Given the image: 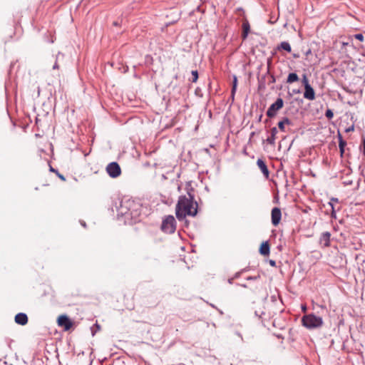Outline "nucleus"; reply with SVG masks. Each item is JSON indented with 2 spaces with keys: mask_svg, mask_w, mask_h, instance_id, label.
Returning a JSON list of instances; mask_svg holds the SVG:
<instances>
[{
  "mask_svg": "<svg viewBox=\"0 0 365 365\" xmlns=\"http://www.w3.org/2000/svg\"><path fill=\"white\" fill-rule=\"evenodd\" d=\"M352 37L361 42L365 41V36H364L362 34H356L353 35Z\"/></svg>",
  "mask_w": 365,
  "mask_h": 365,
  "instance_id": "obj_20",
  "label": "nucleus"
},
{
  "mask_svg": "<svg viewBox=\"0 0 365 365\" xmlns=\"http://www.w3.org/2000/svg\"><path fill=\"white\" fill-rule=\"evenodd\" d=\"M191 73H192V78L191 81L192 83L197 82V81L198 79V72H197V71H196V70L195 71H192Z\"/></svg>",
  "mask_w": 365,
  "mask_h": 365,
  "instance_id": "obj_22",
  "label": "nucleus"
},
{
  "mask_svg": "<svg viewBox=\"0 0 365 365\" xmlns=\"http://www.w3.org/2000/svg\"><path fill=\"white\" fill-rule=\"evenodd\" d=\"M15 322L20 325H25L28 322L27 315L24 313H19L15 316Z\"/></svg>",
  "mask_w": 365,
  "mask_h": 365,
  "instance_id": "obj_10",
  "label": "nucleus"
},
{
  "mask_svg": "<svg viewBox=\"0 0 365 365\" xmlns=\"http://www.w3.org/2000/svg\"><path fill=\"white\" fill-rule=\"evenodd\" d=\"M363 153L365 155V138L363 139Z\"/></svg>",
  "mask_w": 365,
  "mask_h": 365,
  "instance_id": "obj_31",
  "label": "nucleus"
},
{
  "mask_svg": "<svg viewBox=\"0 0 365 365\" xmlns=\"http://www.w3.org/2000/svg\"><path fill=\"white\" fill-rule=\"evenodd\" d=\"M58 324L59 326L63 327L65 330H68L72 326L71 322L66 316L64 315L60 316L58 317Z\"/></svg>",
  "mask_w": 365,
  "mask_h": 365,
  "instance_id": "obj_7",
  "label": "nucleus"
},
{
  "mask_svg": "<svg viewBox=\"0 0 365 365\" xmlns=\"http://www.w3.org/2000/svg\"><path fill=\"white\" fill-rule=\"evenodd\" d=\"M278 128L282 132H286L285 125L283 123V122L279 121L278 123Z\"/></svg>",
  "mask_w": 365,
  "mask_h": 365,
  "instance_id": "obj_24",
  "label": "nucleus"
},
{
  "mask_svg": "<svg viewBox=\"0 0 365 365\" xmlns=\"http://www.w3.org/2000/svg\"><path fill=\"white\" fill-rule=\"evenodd\" d=\"M330 202H331L333 203H334V202L337 203V202H339V200H338V198H336V197H331L330 199Z\"/></svg>",
  "mask_w": 365,
  "mask_h": 365,
  "instance_id": "obj_29",
  "label": "nucleus"
},
{
  "mask_svg": "<svg viewBox=\"0 0 365 365\" xmlns=\"http://www.w3.org/2000/svg\"><path fill=\"white\" fill-rule=\"evenodd\" d=\"M257 165L258 168L260 169V170L262 171V173H263V175L266 178H268L269 175V172L268 168H267L266 163H264V161L262 159L259 158L257 161Z\"/></svg>",
  "mask_w": 365,
  "mask_h": 365,
  "instance_id": "obj_9",
  "label": "nucleus"
},
{
  "mask_svg": "<svg viewBox=\"0 0 365 365\" xmlns=\"http://www.w3.org/2000/svg\"><path fill=\"white\" fill-rule=\"evenodd\" d=\"M197 212V204L193 201V195L188 192V197L185 195L179 197L176 205V217L179 220H182L187 215L195 216Z\"/></svg>",
  "mask_w": 365,
  "mask_h": 365,
  "instance_id": "obj_1",
  "label": "nucleus"
},
{
  "mask_svg": "<svg viewBox=\"0 0 365 365\" xmlns=\"http://www.w3.org/2000/svg\"><path fill=\"white\" fill-rule=\"evenodd\" d=\"M292 92H293L294 93H300V90H299V89L295 90V89H294V90H293V91H292Z\"/></svg>",
  "mask_w": 365,
  "mask_h": 365,
  "instance_id": "obj_34",
  "label": "nucleus"
},
{
  "mask_svg": "<svg viewBox=\"0 0 365 365\" xmlns=\"http://www.w3.org/2000/svg\"><path fill=\"white\" fill-rule=\"evenodd\" d=\"M259 252L261 255L264 256L269 254V245L268 242H264L262 243L259 248Z\"/></svg>",
  "mask_w": 365,
  "mask_h": 365,
  "instance_id": "obj_14",
  "label": "nucleus"
},
{
  "mask_svg": "<svg viewBox=\"0 0 365 365\" xmlns=\"http://www.w3.org/2000/svg\"><path fill=\"white\" fill-rule=\"evenodd\" d=\"M277 50H284L287 52H291L292 48L289 42L282 41L277 46Z\"/></svg>",
  "mask_w": 365,
  "mask_h": 365,
  "instance_id": "obj_16",
  "label": "nucleus"
},
{
  "mask_svg": "<svg viewBox=\"0 0 365 365\" xmlns=\"http://www.w3.org/2000/svg\"><path fill=\"white\" fill-rule=\"evenodd\" d=\"M302 82V83H303V85L304 86V88L311 86V85L309 83V80L307 78V76L305 74L303 75Z\"/></svg>",
  "mask_w": 365,
  "mask_h": 365,
  "instance_id": "obj_21",
  "label": "nucleus"
},
{
  "mask_svg": "<svg viewBox=\"0 0 365 365\" xmlns=\"http://www.w3.org/2000/svg\"><path fill=\"white\" fill-rule=\"evenodd\" d=\"M302 311H303V312H306V310H307V307H306V305H302Z\"/></svg>",
  "mask_w": 365,
  "mask_h": 365,
  "instance_id": "obj_33",
  "label": "nucleus"
},
{
  "mask_svg": "<svg viewBox=\"0 0 365 365\" xmlns=\"http://www.w3.org/2000/svg\"><path fill=\"white\" fill-rule=\"evenodd\" d=\"M250 31V26L247 21H245L242 24V38L243 40H245L249 34Z\"/></svg>",
  "mask_w": 365,
  "mask_h": 365,
  "instance_id": "obj_13",
  "label": "nucleus"
},
{
  "mask_svg": "<svg viewBox=\"0 0 365 365\" xmlns=\"http://www.w3.org/2000/svg\"><path fill=\"white\" fill-rule=\"evenodd\" d=\"M233 279H234V277H232V278L229 279H228V283L229 284H232Z\"/></svg>",
  "mask_w": 365,
  "mask_h": 365,
  "instance_id": "obj_35",
  "label": "nucleus"
},
{
  "mask_svg": "<svg viewBox=\"0 0 365 365\" xmlns=\"http://www.w3.org/2000/svg\"><path fill=\"white\" fill-rule=\"evenodd\" d=\"M246 270H247L246 269H242L241 271L236 272V273L235 274L234 277H234V279L239 278V277L241 276L242 273V272H245Z\"/></svg>",
  "mask_w": 365,
  "mask_h": 365,
  "instance_id": "obj_26",
  "label": "nucleus"
},
{
  "mask_svg": "<svg viewBox=\"0 0 365 365\" xmlns=\"http://www.w3.org/2000/svg\"><path fill=\"white\" fill-rule=\"evenodd\" d=\"M237 86V78L236 76H233V81H232V87L231 90V96L232 98H234Z\"/></svg>",
  "mask_w": 365,
  "mask_h": 365,
  "instance_id": "obj_18",
  "label": "nucleus"
},
{
  "mask_svg": "<svg viewBox=\"0 0 365 365\" xmlns=\"http://www.w3.org/2000/svg\"><path fill=\"white\" fill-rule=\"evenodd\" d=\"M108 175L112 178H116L121 174V169L120 165L115 163L112 162L109 163L106 168Z\"/></svg>",
  "mask_w": 365,
  "mask_h": 365,
  "instance_id": "obj_5",
  "label": "nucleus"
},
{
  "mask_svg": "<svg viewBox=\"0 0 365 365\" xmlns=\"http://www.w3.org/2000/svg\"><path fill=\"white\" fill-rule=\"evenodd\" d=\"M258 278H259V276H255V277L250 276V277H247L246 278V279L248 280V281H250V280H256Z\"/></svg>",
  "mask_w": 365,
  "mask_h": 365,
  "instance_id": "obj_28",
  "label": "nucleus"
},
{
  "mask_svg": "<svg viewBox=\"0 0 365 365\" xmlns=\"http://www.w3.org/2000/svg\"><path fill=\"white\" fill-rule=\"evenodd\" d=\"M312 54V50L310 48H309L306 52H305V55L307 56H308L309 55Z\"/></svg>",
  "mask_w": 365,
  "mask_h": 365,
  "instance_id": "obj_32",
  "label": "nucleus"
},
{
  "mask_svg": "<svg viewBox=\"0 0 365 365\" xmlns=\"http://www.w3.org/2000/svg\"><path fill=\"white\" fill-rule=\"evenodd\" d=\"M328 205L331 207V217L336 219V210H335L334 203L329 201L328 202Z\"/></svg>",
  "mask_w": 365,
  "mask_h": 365,
  "instance_id": "obj_19",
  "label": "nucleus"
},
{
  "mask_svg": "<svg viewBox=\"0 0 365 365\" xmlns=\"http://www.w3.org/2000/svg\"><path fill=\"white\" fill-rule=\"evenodd\" d=\"M283 99L281 98H277L276 101L267 109V115L269 118L274 117L277 115V111L283 107Z\"/></svg>",
  "mask_w": 365,
  "mask_h": 365,
  "instance_id": "obj_4",
  "label": "nucleus"
},
{
  "mask_svg": "<svg viewBox=\"0 0 365 365\" xmlns=\"http://www.w3.org/2000/svg\"><path fill=\"white\" fill-rule=\"evenodd\" d=\"M269 264L272 267H274L276 265V262L274 260L270 259L269 260Z\"/></svg>",
  "mask_w": 365,
  "mask_h": 365,
  "instance_id": "obj_30",
  "label": "nucleus"
},
{
  "mask_svg": "<svg viewBox=\"0 0 365 365\" xmlns=\"http://www.w3.org/2000/svg\"><path fill=\"white\" fill-rule=\"evenodd\" d=\"M343 45L346 46V45H348V43H343Z\"/></svg>",
  "mask_w": 365,
  "mask_h": 365,
  "instance_id": "obj_41",
  "label": "nucleus"
},
{
  "mask_svg": "<svg viewBox=\"0 0 365 365\" xmlns=\"http://www.w3.org/2000/svg\"><path fill=\"white\" fill-rule=\"evenodd\" d=\"M161 229L163 232L168 234L175 232L176 230V221L175 217L173 215L165 217L163 220Z\"/></svg>",
  "mask_w": 365,
  "mask_h": 365,
  "instance_id": "obj_3",
  "label": "nucleus"
},
{
  "mask_svg": "<svg viewBox=\"0 0 365 365\" xmlns=\"http://www.w3.org/2000/svg\"><path fill=\"white\" fill-rule=\"evenodd\" d=\"M281 122H283V123L286 125H291L292 124V122L291 120L287 118V117H284L282 118V120H280Z\"/></svg>",
  "mask_w": 365,
  "mask_h": 365,
  "instance_id": "obj_25",
  "label": "nucleus"
},
{
  "mask_svg": "<svg viewBox=\"0 0 365 365\" xmlns=\"http://www.w3.org/2000/svg\"><path fill=\"white\" fill-rule=\"evenodd\" d=\"M278 130L276 127H273L270 130V135L268 136V138L266 139V141L267 143L270 145H274L275 143V139H276V135L277 134Z\"/></svg>",
  "mask_w": 365,
  "mask_h": 365,
  "instance_id": "obj_12",
  "label": "nucleus"
},
{
  "mask_svg": "<svg viewBox=\"0 0 365 365\" xmlns=\"http://www.w3.org/2000/svg\"><path fill=\"white\" fill-rule=\"evenodd\" d=\"M330 237L331 234L329 232H323L320 237L319 242L324 247H327L330 245Z\"/></svg>",
  "mask_w": 365,
  "mask_h": 365,
  "instance_id": "obj_8",
  "label": "nucleus"
},
{
  "mask_svg": "<svg viewBox=\"0 0 365 365\" xmlns=\"http://www.w3.org/2000/svg\"><path fill=\"white\" fill-rule=\"evenodd\" d=\"M338 138H339V147L341 155L342 156L344 153V148L346 145V142L343 139L341 135L339 133H338Z\"/></svg>",
  "mask_w": 365,
  "mask_h": 365,
  "instance_id": "obj_15",
  "label": "nucleus"
},
{
  "mask_svg": "<svg viewBox=\"0 0 365 365\" xmlns=\"http://www.w3.org/2000/svg\"><path fill=\"white\" fill-rule=\"evenodd\" d=\"M354 130V125H351L350 127L347 128L345 129V132L346 133H349V132H351Z\"/></svg>",
  "mask_w": 365,
  "mask_h": 365,
  "instance_id": "obj_27",
  "label": "nucleus"
},
{
  "mask_svg": "<svg viewBox=\"0 0 365 365\" xmlns=\"http://www.w3.org/2000/svg\"><path fill=\"white\" fill-rule=\"evenodd\" d=\"M293 57L295 58H297L299 57V54H297V53H294L293 54Z\"/></svg>",
  "mask_w": 365,
  "mask_h": 365,
  "instance_id": "obj_36",
  "label": "nucleus"
},
{
  "mask_svg": "<svg viewBox=\"0 0 365 365\" xmlns=\"http://www.w3.org/2000/svg\"><path fill=\"white\" fill-rule=\"evenodd\" d=\"M58 66V64L56 63L53 66V69H56L57 68Z\"/></svg>",
  "mask_w": 365,
  "mask_h": 365,
  "instance_id": "obj_38",
  "label": "nucleus"
},
{
  "mask_svg": "<svg viewBox=\"0 0 365 365\" xmlns=\"http://www.w3.org/2000/svg\"><path fill=\"white\" fill-rule=\"evenodd\" d=\"M240 286H242L244 288H247V284H241Z\"/></svg>",
  "mask_w": 365,
  "mask_h": 365,
  "instance_id": "obj_39",
  "label": "nucleus"
},
{
  "mask_svg": "<svg viewBox=\"0 0 365 365\" xmlns=\"http://www.w3.org/2000/svg\"><path fill=\"white\" fill-rule=\"evenodd\" d=\"M113 25L117 26L118 25V24L115 21L113 23Z\"/></svg>",
  "mask_w": 365,
  "mask_h": 365,
  "instance_id": "obj_40",
  "label": "nucleus"
},
{
  "mask_svg": "<svg viewBox=\"0 0 365 365\" xmlns=\"http://www.w3.org/2000/svg\"><path fill=\"white\" fill-rule=\"evenodd\" d=\"M325 116L328 119H331L334 117V113L331 109H327L325 112Z\"/></svg>",
  "mask_w": 365,
  "mask_h": 365,
  "instance_id": "obj_23",
  "label": "nucleus"
},
{
  "mask_svg": "<svg viewBox=\"0 0 365 365\" xmlns=\"http://www.w3.org/2000/svg\"><path fill=\"white\" fill-rule=\"evenodd\" d=\"M304 98L309 101L315 99V92L312 86L304 88Z\"/></svg>",
  "mask_w": 365,
  "mask_h": 365,
  "instance_id": "obj_11",
  "label": "nucleus"
},
{
  "mask_svg": "<svg viewBox=\"0 0 365 365\" xmlns=\"http://www.w3.org/2000/svg\"><path fill=\"white\" fill-rule=\"evenodd\" d=\"M271 217H272V225L274 226H277L279 223L281 217H282L281 210L277 207H274L272 210Z\"/></svg>",
  "mask_w": 365,
  "mask_h": 365,
  "instance_id": "obj_6",
  "label": "nucleus"
},
{
  "mask_svg": "<svg viewBox=\"0 0 365 365\" xmlns=\"http://www.w3.org/2000/svg\"><path fill=\"white\" fill-rule=\"evenodd\" d=\"M299 77L296 73H290L288 75L287 83H292L294 82L298 81Z\"/></svg>",
  "mask_w": 365,
  "mask_h": 365,
  "instance_id": "obj_17",
  "label": "nucleus"
},
{
  "mask_svg": "<svg viewBox=\"0 0 365 365\" xmlns=\"http://www.w3.org/2000/svg\"><path fill=\"white\" fill-rule=\"evenodd\" d=\"M302 324L307 329H314L322 327L324 322L321 317L314 314H305L302 318Z\"/></svg>",
  "mask_w": 365,
  "mask_h": 365,
  "instance_id": "obj_2",
  "label": "nucleus"
},
{
  "mask_svg": "<svg viewBox=\"0 0 365 365\" xmlns=\"http://www.w3.org/2000/svg\"><path fill=\"white\" fill-rule=\"evenodd\" d=\"M237 335L241 338L242 340H243L242 336L240 333L237 332Z\"/></svg>",
  "mask_w": 365,
  "mask_h": 365,
  "instance_id": "obj_37",
  "label": "nucleus"
}]
</instances>
